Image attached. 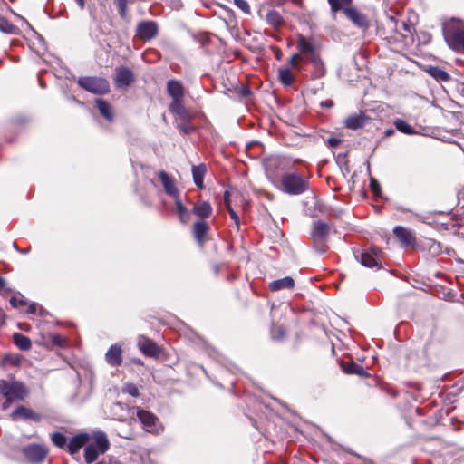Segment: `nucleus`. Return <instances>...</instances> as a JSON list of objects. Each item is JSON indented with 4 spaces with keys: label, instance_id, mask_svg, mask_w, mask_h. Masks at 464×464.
I'll return each mask as SVG.
<instances>
[{
    "label": "nucleus",
    "instance_id": "f257e3e1",
    "mask_svg": "<svg viewBox=\"0 0 464 464\" xmlns=\"http://www.w3.org/2000/svg\"><path fill=\"white\" fill-rule=\"evenodd\" d=\"M110 448L107 435L102 430L93 431L84 449V459L87 464L93 463L100 455L104 454Z\"/></svg>",
    "mask_w": 464,
    "mask_h": 464
},
{
    "label": "nucleus",
    "instance_id": "f03ea898",
    "mask_svg": "<svg viewBox=\"0 0 464 464\" xmlns=\"http://www.w3.org/2000/svg\"><path fill=\"white\" fill-rule=\"evenodd\" d=\"M0 394L5 399L2 404L4 410L16 401H23L28 395L26 387L17 381L0 380Z\"/></svg>",
    "mask_w": 464,
    "mask_h": 464
},
{
    "label": "nucleus",
    "instance_id": "7ed1b4c3",
    "mask_svg": "<svg viewBox=\"0 0 464 464\" xmlns=\"http://www.w3.org/2000/svg\"><path fill=\"white\" fill-rule=\"evenodd\" d=\"M274 185L280 190L290 195L302 194L308 187L307 181L295 173H286L283 175L279 179V182Z\"/></svg>",
    "mask_w": 464,
    "mask_h": 464
},
{
    "label": "nucleus",
    "instance_id": "20e7f679",
    "mask_svg": "<svg viewBox=\"0 0 464 464\" xmlns=\"http://www.w3.org/2000/svg\"><path fill=\"white\" fill-rule=\"evenodd\" d=\"M288 167L289 162L279 157L270 158L265 161L266 177L273 184L279 182V179L285 174V172Z\"/></svg>",
    "mask_w": 464,
    "mask_h": 464
},
{
    "label": "nucleus",
    "instance_id": "39448f33",
    "mask_svg": "<svg viewBox=\"0 0 464 464\" xmlns=\"http://www.w3.org/2000/svg\"><path fill=\"white\" fill-rule=\"evenodd\" d=\"M78 84L88 92L95 94H104L110 90L108 82L102 78L83 77L80 78Z\"/></svg>",
    "mask_w": 464,
    "mask_h": 464
},
{
    "label": "nucleus",
    "instance_id": "423d86ee",
    "mask_svg": "<svg viewBox=\"0 0 464 464\" xmlns=\"http://www.w3.org/2000/svg\"><path fill=\"white\" fill-rule=\"evenodd\" d=\"M137 416L146 431L154 434H159L160 431H162L163 428L159 423L158 418L150 411L144 410H137Z\"/></svg>",
    "mask_w": 464,
    "mask_h": 464
},
{
    "label": "nucleus",
    "instance_id": "0eeeda50",
    "mask_svg": "<svg viewBox=\"0 0 464 464\" xmlns=\"http://www.w3.org/2000/svg\"><path fill=\"white\" fill-rule=\"evenodd\" d=\"M444 37L448 44L456 51H464V27L450 32L444 29Z\"/></svg>",
    "mask_w": 464,
    "mask_h": 464
},
{
    "label": "nucleus",
    "instance_id": "6e6552de",
    "mask_svg": "<svg viewBox=\"0 0 464 464\" xmlns=\"http://www.w3.org/2000/svg\"><path fill=\"white\" fill-rule=\"evenodd\" d=\"M24 457L32 463H41L47 455V450L41 445L31 444L23 450Z\"/></svg>",
    "mask_w": 464,
    "mask_h": 464
},
{
    "label": "nucleus",
    "instance_id": "1a4fd4ad",
    "mask_svg": "<svg viewBox=\"0 0 464 464\" xmlns=\"http://www.w3.org/2000/svg\"><path fill=\"white\" fill-rule=\"evenodd\" d=\"M297 47L299 50L298 53L301 55L307 54L313 63H314L316 66H322V61L316 54L314 45L304 36L300 35L298 37Z\"/></svg>",
    "mask_w": 464,
    "mask_h": 464
},
{
    "label": "nucleus",
    "instance_id": "9d476101",
    "mask_svg": "<svg viewBox=\"0 0 464 464\" xmlns=\"http://www.w3.org/2000/svg\"><path fill=\"white\" fill-rule=\"evenodd\" d=\"M344 14L349 18L354 25L357 27L367 30L370 26V23L367 17L361 13L357 8L350 6L344 9Z\"/></svg>",
    "mask_w": 464,
    "mask_h": 464
},
{
    "label": "nucleus",
    "instance_id": "9b49d317",
    "mask_svg": "<svg viewBox=\"0 0 464 464\" xmlns=\"http://www.w3.org/2000/svg\"><path fill=\"white\" fill-rule=\"evenodd\" d=\"M137 34L143 40H151L158 34V25L153 21H143L137 25Z\"/></svg>",
    "mask_w": 464,
    "mask_h": 464
},
{
    "label": "nucleus",
    "instance_id": "f8f14e48",
    "mask_svg": "<svg viewBox=\"0 0 464 464\" xmlns=\"http://www.w3.org/2000/svg\"><path fill=\"white\" fill-rule=\"evenodd\" d=\"M115 84L119 88L129 86L134 80L133 72L127 67H119L115 72Z\"/></svg>",
    "mask_w": 464,
    "mask_h": 464
},
{
    "label": "nucleus",
    "instance_id": "ddd939ff",
    "mask_svg": "<svg viewBox=\"0 0 464 464\" xmlns=\"http://www.w3.org/2000/svg\"><path fill=\"white\" fill-rule=\"evenodd\" d=\"M105 360L108 364L117 367L122 363V349L119 343L112 344L105 353Z\"/></svg>",
    "mask_w": 464,
    "mask_h": 464
},
{
    "label": "nucleus",
    "instance_id": "4468645a",
    "mask_svg": "<svg viewBox=\"0 0 464 464\" xmlns=\"http://www.w3.org/2000/svg\"><path fill=\"white\" fill-rule=\"evenodd\" d=\"M169 109L178 121H190L192 119L191 113L185 108L183 102L171 101Z\"/></svg>",
    "mask_w": 464,
    "mask_h": 464
},
{
    "label": "nucleus",
    "instance_id": "2eb2a0df",
    "mask_svg": "<svg viewBox=\"0 0 464 464\" xmlns=\"http://www.w3.org/2000/svg\"><path fill=\"white\" fill-rule=\"evenodd\" d=\"M330 232V226L322 221L314 222L311 236L316 243L324 242Z\"/></svg>",
    "mask_w": 464,
    "mask_h": 464
},
{
    "label": "nucleus",
    "instance_id": "dca6fc26",
    "mask_svg": "<svg viewBox=\"0 0 464 464\" xmlns=\"http://www.w3.org/2000/svg\"><path fill=\"white\" fill-rule=\"evenodd\" d=\"M393 233L401 245L405 246H414L416 243V238L413 233L401 226L395 227Z\"/></svg>",
    "mask_w": 464,
    "mask_h": 464
},
{
    "label": "nucleus",
    "instance_id": "f3484780",
    "mask_svg": "<svg viewBox=\"0 0 464 464\" xmlns=\"http://www.w3.org/2000/svg\"><path fill=\"white\" fill-rule=\"evenodd\" d=\"M140 350L148 356H157L160 353L159 346L150 339L145 336H140L138 339Z\"/></svg>",
    "mask_w": 464,
    "mask_h": 464
},
{
    "label": "nucleus",
    "instance_id": "a211bd4d",
    "mask_svg": "<svg viewBox=\"0 0 464 464\" xmlns=\"http://www.w3.org/2000/svg\"><path fill=\"white\" fill-rule=\"evenodd\" d=\"M91 435L87 433H80L72 437L67 445L68 450L71 454L77 453L82 447L86 445L90 440Z\"/></svg>",
    "mask_w": 464,
    "mask_h": 464
},
{
    "label": "nucleus",
    "instance_id": "6ab92c4d",
    "mask_svg": "<svg viewBox=\"0 0 464 464\" xmlns=\"http://www.w3.org/2000/svg\"><path fill=\"white\" fill-rule=\"evenodd\" d=\"M168 93L171 96L172 101L183 102L184 88L182 84L175 80H170L167 83Z\"/></svg>",
    "mask_w": 464,
    "mask_h": 464
},
{
    "label": "nucleus",
    "instance_id": "aec40b11",
    "mask_svg": "<svg viewBox=\"0 0 464 464\" xmlns=\"http://www.w3.org/2000/svg\"><path fill=\"white\" fill-rule=\"evenodd\" d=\"M159 177L161 180L165 192L176 198L179 193L173 179L163 170L160 172Z\"/></svg>",
    "mask_w": 464,
    "mask_h": 464
},
{
    "label": "nucleus",
    "instance_id": "412c9836",
    "mask_svg": "<svg viewBox=\"0 0 464 464\" xmlns=\"http://www.w3.org/2000/svg\"><path fill=\"white\" fill-rule=\"evenodd\" d=\"M11 418L13 420L24 419V420H34L38 421L40 417L35 414L31 409L26 408L24 406H19L11 413Z\"/></svg>",
    "mask_w": 464,
    "mask_h": 464
},
{
    "label": "nucleus",
    "instance_id": "4be33fe9",
    "mask_svg": "<svg viewBox=\"0 0 464 464\" xmlns=\"http://www.w3.org/2000/svg\"><path fill=\"white\" fill-rule=\"evenodd\" d=\"M206 172L207 168L205 164H199L192 167L193 180L195 185L199 188H203L204 187L203 181Z\"/></svg>",
    "mask_w": 464,
    "mask_h": 464
},
{
    "label": "nucleus",
    "instance_id": "5701e85b",
    "mask_svg": "<svg viewBox=\"0 0 464 464\" xmlns=\"http://www.w3.org/2000/svg\"><path fill=\"white\" fill-rule=\"evenodd\" d=\"M295 285L294 279L290 276H285L284 278L272 281L269 284V288L272 291H279L282 289H291Z\"/></svg>",
    "mask_w": 464,
    "mask_h": 464
},
{
    "label": "nucleus",
    "instance_id": "b1692460",
    "mask_svg": "<svg viewBox=\"0 0 464 464\" xmlns=\"http://www.w3.org/2000/svg\"><path fill=\"white\" fill-rule=\"evenodd\" d=\"M193 213L201 218H208L212 213V208L208 201L198 202L193 207Z\"/></svg>",
    "mask_w": 464,
    "mask_h": 464
},
{
    "label": "nucleus",
    "instance_id": "393cba45",
    "mask_svg": "<svg viewBox=\"0 0 464 464\" xmlns=\"http://www.w3.org/2000/svg\"><path fill=\"white\" fill-rule=\"evenodd\" d=\"M365 117L362 114H354L346 118L344 124L348 129L356 130L364 126Z\"/></svg>",
    "mask_w": 464,
    "mask_h": 464
},
{
    "label": "nucleus",
    "instance_id": "a878e982",
    "mask_svg": "<svg viewBox=\"0 0 464 464\" xmlns=\"http://www.w3.org/2000/svg\"><path fill=\"white\" fill-rule=\"evenodd\" d=\"M380 251L379 250H373V255L370 253H362L360 256V262L362 266L366 267H374L378 266L379 263L377 260L378 255Z\"/></svg>",
    "mask_w": 464,
    "mask_h": 464
},
{
    "label": "nucleus",
    "instance_id": "bb28decb",
    "mask_svg": "<svg viewBox=\"0 0 464 464\" xmlns=\"http://www.w3.org/2000/svg\"><path fill=\"white\" fill-rule=\"evenodd\" d=\"M13 341L14 344L22 351H28L31 349L32 342L30 338L22 334L14 333L13 334Z\"/></svg>",
    "mask_w": 464,
    "mask_h": 464
},
{
    "label": "nucleus",
    "instance_id": "cd10ccee",
    "mask_svg": "<svg viewBox=\"0 0 464 464\" xmlns=\"http://www.w3.org/2000/svg\"><path fill=\"white\" fill-rule=\"evenodd\" d=\"M176 209L179 215V220L182 223H188L190 220V211L182 204L179 197L175 198Z\"/></svg>",
    "mask_w": 464,
    "mask_h": 464
},
{
    "label": "nucleus",
    "instance_id": "c85d7f7f",
    "mask_svg": "<svg viewBox=\"0 0 464 464\" xmlns=\"http://www.w3.org/2000/svg\"><path fill=\"white\" fill-rule=\"evenodd\" d=\"M208 228L209 227H208V224L204 221H198L194 224V227H193L194 236L199 243L202 242Z\"/></svg>",
    "mask_w": 464,
    "mask_h": 464
},
{
    "label": "nucleus",
    "instance_id": "c756f323",
    "mask_svg": "<svg viewBox=\"0 0 464 464\" xmlns=\"http://www.w3.org/2000/svg\"><path fill=\"white\" fill-rule=\"evenodd\" d=\"M331 6V11L336 13L343 11L344 13L345 8H349L353 0H327Z\"/></svg>",
    "mask_w": 464,
    "mask_h": 464
},
{
    "label": "nucleus",
    "instance_id": "7c9ffc66",
    "mask_svg": "<svg viewBox=\"0 0 464 464\" xmlns=\"http://www.w3.org/2000/svg\"><path fill=\"white\" fill-rule=\"evenodd\" d=\"M266 19L267 24L273 27H278L283 24V18L281 14L276 10L269 11L266 14Z\"/></svg>",
    "mask_w": 464,
    "mask_h": 464
},
{
    "label": "nucleus",
    "instance_id": "2f4dec72",
    "mask_svg": "<svg viewBox=\"0 0 464 464\" xmlns=\"http://www.w3.org/2000/svg\"><path fill=\"white\" fill-rule=\"evenodd\" d=\"M393 123H394V126L396 127V129L404 134L413 135L416 133V130H414V128L411 127V125H409L402 119H396Z\"/></svg>",
    "mask_w": 464,
    "mask_h": 464
},
{
    "label": "nucleus",
    "instance_id": "473e14b6",
    "mask_svg": "<svg viewBox=\"0 0 464 464\" xmlns=\"http://www.w3.org/2000/svg\"><path fill=\"white\" fill-rule=\"evenodd\" d=\"M428 72L436 80H440V81H443V82L449 81L450 78V74L446 71H444L437 66L430 67L428 70Z\"/></svg>",
    "mask_w": 464,
    "mask_h": 464
},
{
    "label": "nucleus",
    "instance_id": "72a5a7b5",
    "mask_svg": "<svg viewBox=\"0 0 464 464\" xmlns=\"http://www.w3.org/2000/svg\"><path fill=\"white\" fill-rule=\"evenodd\" d=\"M97 107L101 112V114L106 118L107 120L112 119V114L111 112V107L110 105L103 100L98 99L96 101Z\"/></svg>",
    "mask_w": 464,
    "mask_h": 464
},
{
    "label": "nucleus",
    "instance_id": "f704fd0d",
    "mask_svg": "<svg viewBox=\"0 0 464 464\" xmlns=\"http://www.w3.org/2000/svg\"><path fill=\"white\" fill-rule=\"evenodd\" d=\"M279 80L284 85L289 86L294 81V76L289 69L284 68L279 70Z\"/></svg>",
    "mask_w": 464,
    "mask_h": 464
},
{
    "label": "nucleus",
    "instance_id": "c9c22d12",
    "mask_svg": "<svg viewBox=\"0 0 464 464\" xmlns=\"http://www.w3.org/2000/svg\"><path fill=\"white\" fill-rule=\"evenodd\" d=\"M52 441L58 448L63 449L67 447V438L61 432H54L52 434Z\"/></svg>",
    "mask_w": 464,
    "mask_h": 464
},
{
    "label": "nucleus",
    "instance_id": "e433bc0d",
    "mask_svg": "<svg viewBox=\"0 0 464 464\" xmlns=\"http://www.w3.org/2000/svg\"><path fill=\"white\" fill-rule=\"evenodd\" d=\"M343 367L344 372L347 373H355L358 375H363L365 373L364 369L361 365L354 362L349 363L347 365H343Z\"/></svg>",
    "mask_w": 464,
    "mask_h": 464
},
{
    "label": "nucleus",
    "instance_id": "4c0bfd02",
    "mask_svg": "<svg viewBox=\"0 0 464 464\" xmlns=\"http://www.w3.org/2000/svg\"><path fill=\"white\" fill-rule=\"evenodd\" d=\"M0 31L5 34H14L16 27L10 24L7 20L0 18Z\"/></svg>",
    "mask_w": 464,
    "mask_h": 464
},
{
    "label": "nucleus",
    "instance_id": "58836bf2",
    "mask_svg": "<svg viewBox=\"0 0 464 464\" xmlns=\"http://www.w3.org/2000/svg\"><path fill=\"white\" fill-rule=\"evenodd\" d=\"M177 128L184 134H188L193 130L190 121H178Z\"/></svg>",
    "mask_w": 464,
    "mask_h": 464
},
{
    "label": "nucleus",
    "instance_id": "ea45409f",
    "mask_svg": "<svg viewBox=\"0 0 464 464\" xmlns=\"http://www.w3.org/2000/svg\"><path fill=\"white\" fill-rule=\"evenodd\" d=\"M122 391L123 392H126L133 397H137L139 395V390L137 386L132 383L125 384Z\"/></svg>",
    "mask_w": 464,
    "mask_h": 464
},
{
    "label": "nucleus",
    "instance_id": "a19ab883",
    "mask_svg": "<svg viewBox=\"0 0 464 464\" xmlns=\"http://www.w3.org/2000/svg\"><path fill=\"white\" fill-rule=\"evenodd\" d=\"M49 338L55 346L63 347L65 345V339L62 335L51 334Z\"/></svg>",
    "mask_w": 464,
    "mask_h": 464
},
{
    "label": "nucleus",
    "instance_id": "79ce46f5",
    "mask_svg": "<svg viewBox=\"0 0 464 464\" xmlns=\"http://www.w3.org/2000/svg\"><path fill=\"white\" fill-rule=\"evenodd\" d=\"M234 4L245 14H250V6L246 0H234Z\"/></svg>",
    "mask_w": 464,
    "mask_h": 464
},
{
    "label": "nucleus",
    "instance_id": "37998d69",
    "mask_svg": "<svg viewBox=\"0 0 464 464\" xmlns=\"http://www.w3.org/2000/svg\"><path fill=\"white\" fill-rule=\"evenodd\" d=\"M271 334L273 339H282L285 336V331L281 326H273Z\"/></svg>",
    "mask_w": 464,
    "mask_h": 464
},
{
    "label": "nucleus",
    "instance_id": "c03bdc74",
    "mask_svg": "<svg viewBox=\"0 0 464 464\" xmlns=\"http://www.w3.org/2000/svg\"><path fill=\"white\" fill-rule=\"evenodd\" d=\"M116 4L119 7V13L121 17L126 15L128 0H116Z\"/></svg>",
    "mask_w": 464,
    "mask_h": 464
},
{
    "label": "nucleus",
    "instance_id": "a18cd8bd",
    "mask_svg": "<svg viewBox=\"0 0 464 464\" xmlns=\"http://www.w3.org/2000/svg\"><path fill=\"white\" fill-rule=\"evenodd\" d=\"M301 59L300 53H295L291 56L289 60L290 65L295 69H300L299 61Z\"/></svg>",
    "mask_w": 464,
    "mask_h": 464
},
{
    "label": "nucleus",
    "instance_id": "49530a36",
    "mask_svg": "<svg viewBox=\"0 0 464 464\" xmlns=\"http://www.w3.org/2000/svg\"><path fill=\"white\" fill-rule=\"evenodd\" d=\"M10 304L13 307H19V306H24L25 305V301L23 299V298H18V297H12L10 299Z\"/></svg>",
    "mask_w": 464,
    "mask_h": 464
},
{
    "label": "nucleus",
    "instance_id": "de8ad7c7",
    "mask_svg": "<svg viewBox=\"0 0 464 464\" xmlns=\"http://www.w3.org/2000/svg\"><path fill=\"white\" fill-rule=\"evenodd\" d=\"M370 187H371L372 191L374 194H379L381 192V186H380L379 182L372 178L371 179V181H370Z\"/></svg>",
    "mask_w": 464,
    "mask_h": 464
},
{
    "label": "nucleus",
    "instance_id": "09e8293b",
    "mask_svg": "<svg viewBox=\"0 0 464 464\" xmlns=\"http://www.w3.org/2000/svg\"><path fill=\"white\" fill-rule=\"evenodd\" d=\"M227 211H228V213L230 215L231 219L234 221L235 225L238 228L239 227V217L235 212V210L232 208V207H229Z\"/></svg>",
    "mask_w": 464,
    "mask_h": 464
},
{
    "label": "nucleus",
    "instance_id": "8fccbe9b",
    "mask_svg": "<svg viewBox=\"0 0 464 464\" xmlns=\"http://www.w3.org/2000/svg\"><path fill=\"white\" fill-rule=\"evenodd\" d=\"M341 143V140L338 138H329L328 144L331 148H337Z\"/></svg>",
    "mask_w": 464,
    "mask_h": 464
},
{
    "label": "nucleus",
    "instance_id": "3c124183",
    "mask_svg": "<svg viewBox=\"0 0 464 464\" xmlns=\"http://www.w3.org/2000/svg\"><path fill=\"white\" fill-rule=\"evenodd\" d=\"M224 203L227 209H228V208L231 207L230 193L228 191H226L224 193Z\"/></svg>",
    "mask_w": 464,
    "mask_h": 464
},
{
    "label": "nucleus",
    "instance_id": "603ef678",
    "mask_svg": "<svg viewBox=\"0 0 464 464\" xmlns=\"http://www.w3.org/2000/svg\"><path fill=\"white\" fill-rule=\"evenodd\" d=\"M314 68H315V70H316V72H317V75H318V76H322V75H324V74L325 70H324V63H322V66H320V65H317V66H316L314 63Z\"/></svg>",
    "mask_w": 464,
    "mask_h": 464
},
{
    "label": "nucleus",
    "instance_id": "864d4df0",
    "mask_svg": "<svg viewBox=\"0 0 464 464\" xmlns=\"http://www.w3.org/2000/svg\"><path fill=\"white\" fill-rule=\"evenodd\" d=\"M36 311H37V304L35 303H33L28 306L27 313L34 314L36 313Z\"/></svg>",
    "mask_w": 464,
    "mask_h": 464
},
{
    "label": "nucleus",
    "instance_id": "5fc2aeb1",
    "mask_svg": "<svg viewBox=\"0 0 464 464\" xmlns=\"http://www.w3.org/2000/svg\"><path fill=\"white\" fill-rule=\"evenodd\" d=\"M394 133H395V130H394L393 129H392V128L387 129V130H385V131H384V135H385L386 137H391V136L394 135Z\"/></svg>",
    "mask_w": 464,
    "mask_h": 464
},
{
    "label": "nucleus",
    "instance_id": "6e6d98bb",
    "mask_svg": "<svg viewBox=\"0 0 464 464\" xmlns=\"http://www.w3.org/2000/svg\"><path fill=\"white\" fill-rule=\"evenodd\" d=\"M402 27L405 31L409 32V33H411V26L405 24V23H402Z\"/></svg>",
    "mask_w": 464,
    "mask_h": 464
},
{
    "label": "nucleus",
    "instance_id": "4d7b16f0",
    "mask_svg": "<svg viewBox=\"0 0 464 464\" xmlns=\"http://www.w3.org/2000/svg\"><path fill=\"white\" fill-rule=\"evenodd\" d=\"M75 1L78 4V5L80 6L81 9L84 8V5H85V1L84 0H75Z\"/></svg>",
    "mask_w": 464,
    "mask_h": 464
},
{
    "label": "nucleus",
    "instance_id": "13d9d810",
    "mask_svg": "<svg viewBox=\"0 0 464 464\" xmlns=\"http://www.w3.org/2000/svg\"><path fill=\"white\" fill-rule=\"evenodd\" d=\"M5 279L2 276H0V290L5 289Z\"/></svg>",
    "mask_w": 464,
    "mask_h": 464
},
{
    "label": "nucleus",
    "instance_id": "bf43d9fd",
    "mask_svg": "<svg viewBox=\"0 0 464 464\" xmlns=\"http://www.w3.org/2000/svg\"><path fill=\"white\" fill-rule=\"evenodd\" d=\"M276 57H277V59H280V53L279 52H277Z\"/></svg>",
    "mask_w": 464,
    "mask_h": 464
}]
</instances>
